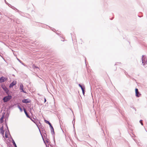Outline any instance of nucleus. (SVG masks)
<instances>
[{
    "label": "nucleus",
    "mask_w": 147,
    "mask_h": 147,
    "mask_svg": "<svg viewBox=\"0 0 147 147\" xmlns=\"http://www.w3.org/2000/svg\"><path fill=\"white\" fill-rule=\"evenodd\" d=\"M7 96H6L3 97V100L4 102H7L10 100L12 98V96L9 94H7Z\"/></svg>",
    "instance_id": "1"
},
{
    "label": "nucleus",
    "mask_w": 147,
    "mask_h": 147,
    "mask_svg": "<svg viewBox=\"0 0 147 147\" xmlns=\"http://www.w3.org/2000/svg\"><path fill=\"white\" fill-rule=\"evenodd\" d=\"M142 63L143 65L145 67H147V59L145 57H144V56L143 55L142 58Z\"/></svg>",
    "instance_id": "2"
},
{
    "label": "nucleus",
    "mask_w": 147,
    "mask_h": 147,
    "mask_svg": "<svg viewBox=\"0 0 147 147\" xmlns=\"http://www.w3.org/2000/svg\"><path fill=\"white\" fill-rule=\"evenodd\" d=\"M1 87L3 90L7 94H9V91L7 87L5 85H2Z\"/></svg>",
    "instance_id": "3"
},
{
    "label": "nucleus",
    "mask_w": 147,
    "mask_h": 147,
    "mask_svg": "<svg viewBox=\"0 0 147 147\" xmlns=\"http://www.w3.org/2000/svg\"><path fill=\"white\" fill-rule=\"evenodd\" d=\"M135 90L136 96L138 97H140L141 95V94L139 93L138 89L137 88H136L135 89Z\"/></svg>",
    "instance_id": "4"
},
{
    "label": "nucleus",
    "mask_w": 147,
    "mask_h": 147,
    "mask_svg": "<svg viewBox=\"0 0 147 147\" xmlns=\"http://www.w3.org/2000/svg\"><path fill=\"white\" fill-rule=\"evenodd\" d=\"M22 102L23 103H30L31 102V100L29 99H24L22 100Z\"/></svg>",
    "instance_id": "5"
},
{
    "label": "nucleus",
    "mask_w": 147,
    "mask_h": 147,
    "mask_svg": "<svg viewBox=\"0 0 147 147\" xmlns=\"http://www.w3.org/2000/svg\"><path fill=\"white\" fill-rule=\"evenodd\" d=\"M7 78L3 76H2L0 78V83L3 82L5 81Z\"/></svg>",
    "instance_id": "6"
},
{
    "label": "nucleus",
    "mask_w": 147,
    "mask_h": 147,
    "mask_svg": "<svg viewBox=\"0 0 147 147\" xmlns=\"http://www.w3.org/2000/svg\"><path fill=\"white\" fill-rule=\"evenodd\" d=\"M49 126L50 128V129H51V134L52 135H53L55 134V132L54 131V128H53L52 125H51H51H49Z\"/></svg>",
    "instance_id": "7"
},
{
    "label": "nucleus",
    "mask_w": 147,
    "mask_h": 147,
    "mask_svg": "<svg viewBox=\"0 0 147 147\" xmlns=\"http://www.w3.org/2000/svg\"><path fill=\"white\" fill-rule=\"evenodd\" d=\"M16 84V83H15L14 81H13L10 84L9 86V87L11 88L14 85H15Z\"/></svg>",
    "instance_id": "8"
},
{
    "label": "nucleus",
    "mask_w": 147,
    "mask_h": 147,
    "mask_svg": "<svg viewBox=\"0 0 147 147\" xmlns=\"http://www.w3.org/2000/svg\"><path fill=\"white\" fill-rule=\"evenodd\" d=\"M23 85L22 84H21L20 86V90H21V92H23L24 93H26V92L24 91L23 89Z\"/></svg>",
    "instance_id": "9"
},
{
    "label": "nucleus",
    "mask_w": 147,
    "mask_h": 147,
    "mask_svg": "<svg viewBox=\"0 0 147 147\" xmlns=\"http://www.w3.org/2000/svg\"><path fill=\"white\" fill-rule=\"evenodd\" d=\"M24 113H25L26 116H27V117H28V118H30V116H29V115H28L27 112V111H26V109L25 108H24Z\"/></svg>",
    "instance_id": "10"
},
{
    "label": "nucleus",
    "mask_w": 147,
    "mask_h": 147,
    "mask_svg": "<svg viewBox=\"0 0 147 147\" xmlns=\"http://www.w3.org/2000/svg\"><path fill=\"white\" fill-rule=\"evenodd\" d=\"M4 118V115H3L2 116L1 118L0 119V123H2L3 122V119Z\"/></svg>",
    "instance_id": "11"
},
{
    "label": "nucleus",
    "mask_w": 147,
    "mask_h": 147,
    "mask_svg": "<svg viewBox=\"0 0 147 147\" xmlns=\"http://www.w3.org/2000/svg\"><path fill=\"white\" fill-rule=\"evenodd\" d=\"M12 143L13 144V146H14L15 147H17V145L14 141V140L12 138Z\"/></svg>",
    "instance_id": "12"
},
{
    "label": "nucleus",
    "mask_w": 147,
    "mask_h": 147,
    "mask_svg": "<svg viewBox=\"0 0 147 147\" xmlns=\"http://www.w3.org/2000/svg\"><path fill=\"white\" fill-rule=\"evenodd\" d=\"M16 104H14L13 105H11L9 106V109H11L12 107H14L15 106H16Z\"/></svg>",
    "instance_id": "13"
},
{
    "label": "nucleus",
    "mask_w": 147,
    "mask_h": 147,
    "mask_svg": "<svg viewBox=\"0 0 147 147\" xmlns=\"http://www.w3.org/2000/svg\"><path fill=\"white\" fill-rule=\"evenodd\" d=\"M82 90H85V87L84 84H82V86L80 87Z\"/></svg>",
    "instance_id": "14"
},
{
    "label": "nucleus",
    "mask_w": 147,
    "mask_h": 147,
    "mask_svg": "<svg viewBox=\"0 0 147 147\" xmlns=\"http://www.w3.org/2000/svg\"><path fill=\"white\" fill-rule=\"evenodd\" d=\"M9 6L11 7V8H12L13 9H14V10H15V9H16V8L15 7H14L12 6L11 5L9 4Z\"/></svg>",
    "instance_id": "15"
},
{
    "label": "nucleus",
    "mask_w": 147,
    "mask_h": 147,
    "mask_svg": "<svg viewBox=\"0 0 147 147\" xmlns=\"http://www.w3.org/2000/svg\"><path fill=\"white\" fill-rule=\"evenodd\" d=\"M30 119L33 122H34L35 124L37 126H38V125H37V122L35 121V120H33L32 117H30Z\"/></svg>",
    "instance_id": "16"
},
{
    "label": "nucleus",
    "mask_w": 147,
    "mask_h": 147,
    "mask_svg": "<svg viewBox=\"0 0 147 147\" xmlns=\"http://www.w3.org/2000/svg\"><path fill=\"white\" fill-rule=\"evenodd\" d=\"M45 123L48 124L49 125L51 124V123L49 122V121L47 120H45Z\"/></svg>",
    "instance_id": "17"
},
{
    "label": "nucleus",
    "mask_w": 147,
    "mask_h": 147,
    "mask_svg": "<svg viewBox=\"0 0 147 147\" xmlns=\"http://www.w3.org/2000/svg\"><path fill=\"white\" fill-rule=\"evenodd\" d=\"M17 107L19 109L20 111L21 112H22V108L20 107V106L19 105H18Z\"/></svg>",
    "instance_id": "18"
},
{
    "label": "nucleus",
    "mask_w": 147,
    "mask_h": 147,
    "mask_svg": "<svg viewBox=\"0 0 147 147\" xmlns=\"http://www.w3.org/2000/svg\"><path fill=\"white\" fill-rule=\"evenodd\" d=\"M42 139H43V141L44 142V143H45V144H46V142H47V143H48V140H45H45H44L42 136Z\"/></svg>",
    "instance_id": "19"
},
{
    "label": "nucleus",
    "mask_w": 147,
    "mask_h": 147,
    "mask_svg": "<svg viewBox=\"0 0 147 147\" xmlns=\"http://www.w3.org/2000/svg\"><path fill=\"white\" fill-rule=\"evenodd\" d=\"M17 59L18 61L19 62H20V63H21L22 65H24V63H23V62L22 61H21L20 59H19L18 58H17Z\"/></svg>",
    "instance_id": "20"
},
{
    "label": "nucleus",
    "mask_w": 147,
    "mask_h": 147,
    "mask_svg": "<svg viewBox=\"0 0 147 147\" xmlns=\"http://www.w3.org/2000/svg\"><path fill=\"white\" fill-rule=\"evenodd\" d=\"M4 130H2V131H1V133L2 134V135H3H3H4Z\"/></svg>",
    "instance_id": "21"
},
{
    "label": "nucleus",
    "mask_w": 147,
    "mask_h": 147,
    "mask_svg": "<svg viewBox=\"0 0 147 147\" xmlns=\"http://www.w3.org/2000/svg\"><path fill=\"white\" fill-rule=\"evenodd\" d=\"M142 120H140V123L141 124L143 125V123H142Z\"/></svg>",
    "instance_id": "22"
},
{
    "label": "nucleus",
    "mask_w": 147,
    "mask_h": 147,
    "mask_svg": "<svg viewBox=\"0 0 147 147\" xmlns=\"http://www.w3.org/2000/svg\"><path fill=\"white\" fill-rule=\"evenodd\" d=\"M5 137L7 138H8V136L7 135V134L6 133V132H5Z\"/></svg>",
    "instance_id": "23"
},
{
    "label": "nucleus",
    "mask_w": 147,
    "mask_h": 147,
    "mask_svg": "<svg viewBox=\"0 0 147 147\" xmlns=\"http://www.w3.org/2000/svg\"><path fill=\"white\" fill-rule=\"evenodd\" d=\"M3 129V126H2L0 128V130L1 131L2 130H4Z\"/></svg>",
    "instance_id": "24"
},
{
    "label": "nucleus",
    "mask_w": 147,
    "mask_h": 147,
    "mask_svg": "<svg viewBox=\"0 0 147 147\" xmlns=\"http://www.w3.org/2000/svg\"><path fill=\"white\" fill-rule=\"evenodd\" d=\"M15 11H16L17 12H19V13H20V11L18 9L16 8V9H15Z\"/></svg>",
    "instance_id": "25"
},
{
    "label": "nucleus",
    "mask_w": 147,
    "mask_h": 147,
    "mask_svg": "<svg viewBox=\"0 0 147 147\" xmlns=\"http://www.w3.org/2000/svg\"><path fill=\"white\" fill-rule=\"evenodd\" d=\"M85 90H82V92L83 94L84 95V94H85Z\"/></svg>",
    "instance_id": "26"
},
{
    "label": "nucleus",
    "mask_w": 147,
    "mask_h": 147,
    "mask_svg": "<svg viewBox=\"0 0 147 147\" xmlns=\"http://www.w3.org/2000/svg\"><path fill=\"white\" fill-rule=\"evenodd\" d=\"M5 3H6V4H7L9 6V4L7 2L6 0H5Z\"/></svg>",
    "instance_id": "27"
},
{
    "label": "nucleus",
    "mask_w": 147,
    "mask_h": 147,
    "mask_svg": "<svg viewBox=\"0 0 147 147\" xmlns=\"http://www.w3.org/2000/svg\"><path fill=\"white\" fill-rule=\"evenodd\" d=\"M78 86L80 87H81L82 86V85H81L80 84H78Z\"/></svg>",
    "instance_id": "28"
},
{
    "label": "nucleus",
    "mask_w": 147,
    "mask_h": 147,
    "mask_svg": "<svg viewBox=\"0 0 147 147\" xmlns=\"http://www.w3.org/2000/svg\"><path fill=\"white\" fill-rule=\"evenodd\" d=\"M78 86L80 87H81L82 86V85H81L80 84H78Z\"/></svg>",
    "instance_id": "29"
},
{
    "label": "nucleus",
    "mask_w": 147,
    "mask_h": 147,
    "mask_svg": "<svg viewBox=\"0 0 147 147\" xmlns=\"http://www.w3.org/2000/svg\"><path fill=\"white\" fill-rule=\"evenodd\" d=\"M33 109V108H31L30 109V112H31V110L32 109Z\"/></svg>",
    "instance_id": "30"
},
{
    "label": "nucleus",
    "mask_w": 147,
    "mask_h": 147,
    "mask_svg": "<svg viewBox=\"0 0 147 147\" xmlns=\"http://www.w3.org/2000/svg\"><path fill=\"white\" fill-rule=\"evenodd\" d=\"M124 73H125V74L126 75H127V72H126L125 71V70H124Z\"/></svg>",
    "instance_id": "31"
},
{
    "label": "nucleus",
    "mask_w": 147,
    "mask_h": 147,
    "mask_svg": "<svg viewBox=\"0 0 147 147\" xmlns=\"http://www.w3.org/2000/svg\"><path fill=\"white\" fill-rule=\"evenodd\" d=\"M44 99H45V100H44V103H45L46 101V99L45 98H44Z\"/></svg>",
    "instance_id": "32"
},
{
    "label": "nucleus",
    "mask_w": 147,
    "mask_h": 147,
    "mask_svg": "<svg viewBox=\"0 0 147 147\" xmlns=\"http://www.w3.org/2000/svg\"><path fill=\"white\" fill-rule=\"evenodd\" d=\"M6 125L7 127V130H8V131L9 132V129H8V126H7V125Z\"/></svg>",
    "instance_id": "33"
},
{
    "label": "nucleus",
    "mask_w": 147,
    "mask_h": 147,
    "mask_svg": "<svg viewBox=\"0 0 147 147\" xmlns=\"http://www.w3.org/2000/svg\"><path fill=\"white\" fill-rule=\"evenodd\" d=\"M128 77L130 78L131 77V76H130L129 75H128Z\"/></svg>",
    "instance_id": "34"
},
{
    "label": "nucleus",
    "mask_w": 147,
    "mask_h": 147,
    "mask_svg": "<svg viewBox=\"0 0 147 147\" xmlns=\"http://www.w3.org/2000/svg\"><path fill=\"white\" fill-rule=\"evenodd\" d=\"M53 139H54V142H55V137H54V136H53Z\"/></svg>",
    "instance_id": "35"
},
{
    "label": "nucleus",
    "mask_w": 147,
    "mask_h": 147,
    "mask_svg": "<svg viewBox=\"0 0 147 147\" xmlns=\"http://www.w3.org/2000/svg\"><path fill=\"white\" fill-rule=\"evenodd\" d=\"M46 145L47 147H48L47 146V145L46 144ZM48 147H49L48 146Z\"/></svg>",
    "instance_id": "36"
},
{
    "label": "nucleus",
    "mask_w": 147,
    "mask_h": 147,
    "mask_svg": "<svg viewBox=\"0 0 147 147\" xmlns=\"http://www.w3.org/2000/svg\"><path fill=\"white\" fill-rule=\"evenodd\" d=\"M0 15H1V13L0 12Z\"/></svg>",
    "instance_id": "37"
},
{
    "label": "nucleus",
    "mask_w": 147,
    "mask_h": 147,
    "mask_svg": "<svg viewBox=\"0 0 147 147\" xmlns=\"http://www.w3.org/2000/svg\"><path fill=\"white\" fill-rule=\"evenodd\" d=\"M0 56L1 57H2V55H0Z\"/></svg>",
    "instance_id": "38"
},
{
    "label": "nucleus",
    "mask_w": 147,
    "mask_h": 147,
    "mask_svg": "<svg viewBox=\"0 0 147 147\" xmlns=\"http://www.w3.org/2000/svg\"><path fill=\"white\" fill-rule=\"evenodd\" d=\"M36 67V68H38V67Z\"/></svg>",
    "instance_id": "39"
},
{
    "label": "nucleus",
    "mask_w": 147,
    "mask_h": 147,
    "mask_svg": "<svg viewBox=\"0 0 147 147\" xmlns=\"http://www.w3.org/2000/svg\"><path fill=\"white\" fill-rule=\"evenodd\" d=\"M33 119H35L33 117Z\"/></svg>",
    "instance_id": "40"
},
{
    "label": "nucleus",
    "mask_w": 147,
    "mask_h": 147,
    "mask_svg": "<svg viewBox=\"0 0 147 147\" xmlns=\"http://www.w3.org/2000/svg\"><path fill=\"white\" fill-rule=\"evenodd\" d=\"M112 19H113V18H112V19H111V20H112Z\"/></svg>",
    "instance_id": "41"
}]
</instances>
